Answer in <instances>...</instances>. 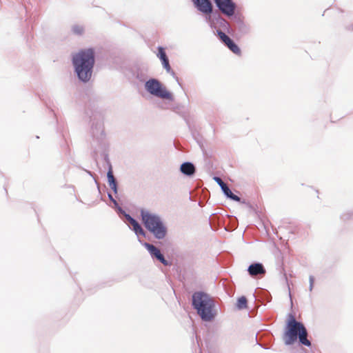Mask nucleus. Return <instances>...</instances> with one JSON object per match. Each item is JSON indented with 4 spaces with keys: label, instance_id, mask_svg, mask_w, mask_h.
<instances>
[{
    "label": "nucleus",
    "instance_id": "aec40b11",
    "mask_svg": "<svg viewBox=\"0 0 353 353\" xmlns=\"http://www.w3.org/2000/svg\"><path fill=\"white\" fill-rule=\"evenodd\" d=\"M107 178H108V182L110 183V168H109V169L107 172Z\"/></svg>",
    "mask_w": 353,
    "mask_h": 353
},
{
    "label": "nucleus",
    "instance_id": "6e6552de",
    "mask_svg": "<svg viewBox=\"0 0 353 353\" xmlns=\"http://www.w3.org/2000/svg\"><path fill=\"white\" fill-rule=\"evenodd\" d=\"M197 8L202 12L210 14L212 11V6L210 0H192Z\"/></svg>",
    "mask_w": 353,
    "mask_h": 353
},
{
    "label": "nucleus",
    "instance_id": "412c9836",
    "mask_svg": "<svg viewBox=\"0 0 353 353\" xmlns=\"http://www.w3.org/2000/svg\"><path fill=\"white\" fill-rule=\"evenodd\" d=\"M111 201H112V203H113L116 206L118 205V203H117V201L112 197L111 199Z\"/></svg>",
    "mask_w": 353,
    "mask_h": 353
},
{
    "label": "nucleus",
    "instance_id": "7ed1b4c3",
    "mask_svg": "<svg viewBox=\"0 0 353 353\" xmlns=\"http://www.w3.org/2000/svg\"><path fill=\"white\" fill-rule=\"evenodd\" d=\"M192 305L202 320L212 321L215 316L213 299L207 294L197 292L192 295Z\"/></svg>",
    "mask_w": 353,
    "mask_h": 353
},
{
    "label": "nucleus",
    "instance_id": "ddd939ff",
    "mask_svg": "<svg viewBox=\"0 0 353 353\" xmlns=\"http://www.w3.org/2000/svg\"><path fill=\"white\" fill-rule=\"evenodd\" d=\"M182 173L186 175H192L195 172V168L191 163H184L180 168Z\"/></svg>",
    "mask_w": 353,
    "mask_h": 353
},
{
    "label": "nucleus",
    "instance_id": "f3484780",
    "mask_svg": "<svg viewBox=\"0 0 353 353\" xmlns=\"http://www.w3.org/2000/svg\"><path fill=\"white\" fill-rule=\"evenodd\" d=\"M161 61H162V64H163V67L166 69V70L168 72H170L171 70V68L169 64V61H168V57L165 58V59H163Z\"/></svg>",
    "mask_w": 353,
    "mask_h": 353
},
{
    "label": "nucleus",
    "instance_id": "0eeeda50",
    "mask_svg": "<svg viewBox=\"0 0 353 353\" xmlns=\"http://www.w3.org/2000/svg\"><path fill=\"white\" fill-rule=\"evenodd\" d=\"M217 34L219 37V39L221 40L222 42L225 43V45L234 54L237 55L241 54V50L239 48V46L234 43V42L228 37L227 36L224 32H223L221 30L217 31Z\"/></svg>",
    "mask_w": 353,
    "mask_h": 353
},
{
    "label": "nucleus",
    "instance_id": "20e7f679",
    "mask_svg": "<svg viewBox=\"0 0 353 353\" xmlns=\"http://www.w3.org/2000/svg\"><path fill=\"white\" fill-rule=\"evenodd\" d=\"M141 216L145 227L151 232L156 238L161 239L165 237L167 230L158 216L142 211Z\"/></svg>",
    "mask_w": 353,
    "mask_h": 353
},
{
    "label": "nucleus",
    "instance_id": "f03ea898",
    "mask_svg": "<svg viewBox=\"0 0 353 353\" xmlns=\"http://www.w3.org/2000/svg\"><path fill=\"white\" fill-rule=\"evenodd\" d=\"M307 332L304 325L296 321L292 314L288 316L283 340L286 345L294 343L297 339L299 342L307 347L311 345L310 341L307 339Z\"/></svg>",
    "mask_w": 353,
    "mask_h": 353
},
{
    "label": "nucleus",
    "instance_id": "39448f33",
    "mask_svg": "<svg viewBox=\"0 0 353 353\" xmlns=\"http://www.w3.org/2000/svg\"><path fill=\"white\" fill-rule=\"evenodd\" d=\"M146 90L151 94L163 99L172 100V95L158 80L151 79L145 84Z\"/></svg>",
    "mask_w": 353,
    "mask_h": 353
},
{
    "label": "nucleus",
    "instance_id": "4be33fe9",
    "mask_svg": "<svg viewBox=\"0 0 353 353\" xmlns=\"http://www.w3.org/2000/svg\"><path fill=\"white\" fill-rule=\"evenodd\" d=\"M109 198H110V193H108Z\"/></svg>",
    "mask_w": 353,
    "mask_h": 353
},
{
    "label": "nucleus",
    "instance_id": "f8f14e48",
    "mask_svg": "<svg viewBox=\"0 0 353 353\" xmlns=\"http://www.w3.org/2000/svg\"><path fill=\"white\" fill-rule=\"evenodd\" d=\"M125 216L136 234L145 236V232L143 228L135 219L132 218L129 214H125Z\"/></svg>",
    "mask_w": 353,
    "mask_h": 353
},
{
    "label": "nucleus",
    "instance_id": "423d86ee",
    "mask_svg": "<svg viewBox=\"0 0 353 353\" xmlns=\"http://www.w3.org/2000/svg\"><path fill=\"white\" fill-rule=\"evenodd\" d=\"M219 9L225 15L232 16L235 12V3L232 0H214Z\"/></svg>",
    "mask_w": 353,
    "mask_h": 353
},
{
    "label": "nucleus",
    "instance_id": "dca6fc26",
    "mask_svg": "<svg viewBox=\"0 0 353 353\" xmlns=\"http://www.w3.org/2000/svg\"><path fill=\"white\" fill-rule=\"evenodd\" d=\"M159 53L157 56L162 61L163 59L167 57L166 54L165 52L164 49L162 47H159L158 48Z\"/></svg>",
    "mask_w": 353,
    "mask_h": 353
},
{
    "label": "nucleus",
    "instance_id": "9d476101",
    "mask_svg": "<svg viewBox=\"0 0 353 353\" xmlns=\"http://www.w3.org/2000/svg\"><path fill=\"white\" fill-rule=\"evenodd\" d=\"M145 247L148 249L150 254L154 257H156L158 260H159L162 263L167 265L168 261L164 259V256L161 253L160 250L156 248L154 245L145 243Z\"/></svg>",
    "mask_w": 353,
    "mask_h": 353
},
{
    "label": "nucleus",
    "instance_id": "9b49d317",
    "mask_svg": "<svg viewBox=\"0 0 353 353\" xmlns=\"http://www.w3.org/2000/svg\"><path fill=\"white\" fill-rule=\"evenodd\" d=\"M249 274L252 276H256L257 275H264L265 274V270L261 263H253L251 264L248 270Z\"/></svg>",
    "mask_w": 353,
    "mask_h": 353
},
{
    "label": "nucleus",
    "instance_id": "2eb2a0df",
    "mask_svg": "<svg viewBox=\"0 0 353 353\" xmlns=\"http://www.w3.org/2000/svg\"><path fill=\"white\" fill-rule=\"evenodd\" d=\"M72 31L75 34L81 35L84 32V28L81 26L76 25L73 26Z\"/></svg>",
    "mask_w": 353,
    "mask_h": 353
},
{
    "label": "nucleus",
    "instance_id": "6ab92c4d",
    "mask_svg": "<svg viewBox=\"0 0 353 353\" xmlns=\"http://www.w3.org/2000/svg\"><path fill=\"white\" fill-rule=\"evenodd\" d=\"M314 279L312 276H310V290H312L313 284H314Z\"/></svg>",
    "mask_w": 353,
    "mask_h": 353
},
{
    "label": "nucleus",
    "instance_id": "a211bd4d",
    "mask_svg": "<svg viewBox=\"0 0 353 353\" xmlns=\"http://www.w3.org/2000/svg\"><path fill=\"white\" fill-rule=\"evenodd\" d=\"M112 189L114 190V192L115 193H117V182H116V180L114 179V177L113 176V175L112 174Z\"/></svg>",
    "mask_w": 353,
    "mask_h": 353
},
{
    "label": "nucleus",
    "instance_id": "1a4fd4ad",
    "mask_svg": "<svg viewBox=\"0 0 353 353\" xmlns=\"http://www.w3.org/2000/svg\"><path fill=\"white\" fill-rule=\"evenodd\" d=\"M214 180L220 185L223 192L228 197L236 201H240V198L232 192L230 188L227 186V185L223 181V180L221 178L215 176L214 178Z\"/></svg>",
    "mask_w": 353,
    "mask_h": 353
},
{
    "label": "nucleus",
    "instance_id": "4468645a",
    "mask_svg": "<svg viewBox=\"0 0 353 353\" xmlns=\"http://www.w3.org/2000/svg\"><path fill=\"white\" fill-rule=\"evenodd\" d=\"M236 307L239 310L247 308V299L245 296L240 297L237 300Z\"/></svg>",
    "mask_w": 353,
    "mask_h": 353
},
{
    "label": "nucleus",
    "instance_id": "f257e3e1",
    "mask_svg": "<svg viewBox=\"0 0 353 353\" xmlns=\"http://www.w3.org/2000/svg\"><path fill=\"white\" fill-rule=\"evenodd\" d=\"M75 71L83 81H88L91 76L94 63V54L92 49L81 50L72 59Z\"/></svg>",
    "mask_w": 353,
    "mask_h": 353
}]
</instances>
